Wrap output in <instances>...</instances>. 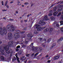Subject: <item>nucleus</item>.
<instances>
[{"instance_id": "38", "label": "nucleus", "mask_w": 63, "mask_h": 63, "mask_svg": "<svg viewBox=\"0 0 63 63\" xmlns=\"http://www.w3.org/2000/svg\"><path fill=\"white\" fill-rule=\"evenodd\" d=\"M28 41H25V44H28Z\"/></svg>"}, {"instance_id": "47", "label": "nucleus", "mask_w": 63, "mask_h": 63, "mask_svg": "<svg viewBox=\"0 0 63 63\" xmlns=\"http://www.w3.org/2000/svg\"><path fill=\"white\" fill-rule=\"evenodd\" d=\"M54 5H55V4H53L50 7H53L54 6Z\"/></svg>"}, {"instance_id": "57", "label": "nucleus", "mask_w": 63, "mask_h": 63, "mask_svg": "<svg viewBox=\"0 0 63 63\" xmlns=\"http://www.w3.org/2000/svg\"><path fill=\"white\" fill-rule=\"evenodd\" d=\"M24 21L25 22H27V20H24Z\"/></svg>"}, {"instance_id": "55", "label": "nucleus", "mask_w": 63, "mask_h": 63, "mask_svg": "<svg viewBox=\"0 0 63 63\" xmlns=\"http://www.w3.org/2000/svg\"><path fill=\"white\" fill-rule=\"evenodd\" d=\"M44 32H47V30H46V29H45L44 30Z\"/></svg>"}, {"instance_id": "28", "label": "nucleus", "mask_w": 63, "mask_h": 63, "mask_svg": "<svg viewBox=\"0 0 63 63\" xmlns=\"http://www.w3.org/2000/svg\"><path fill=\"white\" fill-rule=\"evenodd\" d=\"M20 47V46L19 45H18L16 47V48L17 49H18V48H19Z\"/></svg>"}, {"instance_id": "61", "label": "nucleus", "mask_w": 63, "mask_h": 63, "mask_svg": "<svg viewBox=\"0 0 63 63\" xmlns=\"http://www.w3.org/2000/svg\"><path fill=\"white\" fill-rule=\"evenodd\" d=\"M25 35H23V38H25Z\"/></svg>"}, {"instance_id": "63", "label": "nucleus", "mask_w": 63, "mask_h": 63, "mask_svg": "<svg viewBox=\"0 0 63 63\" xmlns=\"http://www.w3.org/2000/svg\"><path fill=\"white\" fill-rule=\"evenodd\" d=\"M61 39H62V40H63V37H61Z\"/></svg>"}, {"instance_id": "53", "label": "nucleus", "mask_w": 63, "mask_h": 63, "mask_svg": "<svg viewBox=\"0 0 63 63\" xmlns=\"http://www.w3.org/2000/svg\"><path fill=\"white\" fill-rule=\"evenodd\" d=\"M14 43L15 44H18V42H16V41H15L14 42Z\"/></svg>"}, {"instance_id": "45", "label": "nucleus", "mask_w": 63, "mask_h": 63, "mask_svg": "<svg viewBox=\"0 0 63 63\" xmlns=\"http://www.w3.org/2000/svg\"><path fill=\"white\" fill-rule=\"evenodd\" d=\"M34 54H35V53H33V54H32L31 56L32 57H33V56H34Z\"/></svg>"}, {"instance_id": "29", "label": "nucleus", "mask_w": 63, "mask_h": 63, "mask_svg": "<svg viewBox=\"0 0 63 63\" xmlns=\"http://www.w3.org/2000/svg\"><path fill=\"white\" fill-rule=\"evenodd\" d=\"M26 47V45H25L24 44H23L22 46V47Z\"/></svg>"}, {"instance_id": "41", "label": "nucleus", "mask_w": 63, "mask_h": 63, "mask_svg": "<svg viewBox=\"0 0 63 63\" xmlns=\"http://www.w3.org/2000/svg\"><path fill=\"white\" fill-rule=\"evenodd\" d=\"M42 47H46V45L44 44H43L42 45Z\"/></svg>"}, {"instance_id": "22", "label": "nucleus", "mask_w": 63, "mask_h": 63, "mask_svg": "<svg viewBox=\"0 0 63 63\" xmlns=\"http://www.w3.org/2000/svg\"><path fill=\"white\" fill-rule=\"evenodd\" d=\"M0 59L1 60H4V57H3V56H1L0 58Z\"/></svg>"}, {"instance_id": "34", "label": "nucleus", "mask_w": 63, "mask_h": 63, "mask_svg": "<svg viewBox=\"0 0 63 63\" xmlns=\"http://www.w3.org/2000/svg\"><path fill=\"white\" fill-rule=\"evenodd\" d=\"M50 31H53V28H51L50 29Z\"/></svg>"}, {"instance_id": "48", "label": "nucleus", "mask_w": 63, "mask_h": 63, "mask_svg": "<svg viewBox=\"0 0 63 63\" xmlns=\"http://www.w3.org/2000/svg\"><path fill=\"white\" fill-rule=\"evenodd\" d=\"M10 21H13V20H14V19H10Z\"/></svg>"}, {"instance_id": "59", "label": "nucleus", "mask_w": 63, "mask_h": 63, "mask_svg": "<svg viewBox=\"0 0 63 63\" xmlns=\"http://www.w3.org/2000/svg\"><path fill=\"white\" fill-rule=\"evenodd\" d=\"M62 19L63 20V15L62 16Z\"/></svg>"}, {"instance_id": "12", "label": "nucleus", "mask_w": 63, "mask_h": 63, "mask_svg": "<svg viewBox=\"0 0 63 63\" xmlns=\"http://www.w3.org/2000/svg\"><path fill=\"white\" fill-rule=\"evenodd\" d=\"M43 50V48L42 47H39L38 51H42V50Z\"/></svg>"}, {"instance_id": "46", "label": "nucleus", "mask_w": 63, "mask_h": 63, "mask_svg": "<svg viewBox=\"0 0 63 63\" xmlns=\"http://www.w3.org/2000/svg\"><path fill=\"white\" fill-rule=\"evenodd\" d=\"M29 55H30V54H26V56H27V57H29Z\"/></svg>"}, {"instance_id": "26", "label": "nucleus", "mask_w": 63, "mask_h": 63, "mask_svg": "<svg viewBox=\"0 0 63 63\" xmlns=\"http://www.w3.org/2000/svg\"><path fill=\"white\" fill-rule=\"evenodd\" d=\"M41 31V30L40 29V28H39L37 29V31Z\"/></svg>"}, {"instance_id": "51", "label": "nucleus", "mask_w": 63, "mask_h": 63, "mask_svg": "<svg viewBox=\"0 0 63 63\" xmlns=\"http://www.w3.org/2000/svg\"><path fill=\"white\" fill-rule=\"evenodd\" d=\"M33 44H34V43H31L30 45L32 46H33Z\"/></svg>"}, {"instance_id": "23", "label": "nucleus", "mask_w": 63, "mask_h": 63, "mask_svg": "<svg viewBox=\"0 0 63 63\" xmlns=\"http://www.w3.org/2000/svg\"><path fill=\"white\" fill-rule=\"evenodd\" d=\"M52 20H54L55 19V18L54 17H52L50 18Z\"/></svg>"}, {"instance_id": "52", "label": "nucleus", "mask_w": 63, "mask_h": 63, "mask_svg": "<svg viewBox=\"0 0 63 63\" xmlns=\"http://www.w3.org/2000/svg\"><path fill=\"white\" fill-rule=\"evenodd\" d=\"M46 31L47 32V31H48L49 30V29H48V28H47L46 29Z\"/></svg>"}, {"instance_id": "58", "label": "nucleus", "mask_w": 63, "mask_h": 63, "mask_svg": "<svg viewBox=\"0 0 63 63\" xmlns=\"http://www.w3.org/2000/svg\"><path fill=\"white\" fill-rule=\"evenodd\" d=\"M50 60H49L47 61V62H49V63H50Z\"/></svg>"}, {"instance_id": "36", "label": "nucleus", "mask_w": 63, "mask_h": 63, "mask_svg": "<svg viewBox=\"0 0 63 63\" xmlns=\"http://www.w3.org/2000/svg\"><path fill=\"white\" fill-rule=\"evenodd\" d=\"M61 30L62 31V32H63V27L61 28Z\"/></svg>"}, {"instance_id": "16", "label": "nucleus", "mask_w": 63, "mask_h": 63, "mask_svg": "<svg viewBox=\"0 0 63 63\" xmlns=\"http://www.w3.org/2000/svg\"><path fill=\"white\" fill-rule=\"evenodd\" d=\"M12 61H15L16 60V58L15 56H14V57L12 58Z\"/></svg>"}, {"instance_id": "37", "label": "nucleus", "mask_w": 63, "mask_h": 63, "mask_svg": "<svg viewBox=\"0 0 63 63\" xmlns=\"http://www.w3.org/2000/svg\"><path fill=\"white\" fill-rule=\"evenodd\" d=\"M56 26L57 27H59V25L58 24H56Z\"/></svg>"}, {"instance_id": "49", "label": "nucleus", "mask_w": 63, "mask_h": 63, "mask_svg": "<svg viewBox=\"0 0 63 63\" xmlns=\"http://www.w3.org/2000/svg\"><path fill=\"white\" fill-rule=\"evenodd\" d=\"M1 4H2V6H4V3H3V1H1Z\"/></svg>"}, {"instance_id": "5", "label": "nucleus", "mask_w": 63, "mask_h": 63, "mask_svg": "<svg viewBox=\"0 0 63 63\" xmlns=\"http://www.w3.org/2000/svg\"><path fill=\"white\" fill-rule=\"evenodd\" d=\"M10 47V46L9 45H7V46L5 47H3L4 49H5V52L8 54H9L10 53L9 52L8 50H9V48Z\"/></svg>"}, {"instance_id": "44", "label": "nucleus", "mask_w": 63, "mask_h": 63, "mask_svg": "<svg viewBox=\"0 0 63 63\" xmlns=\"http://www.w3.org/2000/svg\"><path fill=\"white\" fill-rule=\"evenodd\" d=\"M25 33V31H23L21 32V34H23V33Z\"/></svg>"}, {"instance_id": "13", "label": "nucleus", "mask_w": 63, "mask_h": 63, "mask_svg": "<svg viewBox=\"0 0 63 63\" xmlns=\"http://www.w3.org/2000/svg\"><path fill=\"white\" fill-rule=\"evenodd\" d=\"M21 60H25L26 59V57L25 56H23L21 58Z\"/></svg>"}, {"instance_id": "6", "label": "nucleus", "mask_w": 63, "mask_h": 63, "mask_svg": "<svg viewBox=\"0 0 63 63\" xmlns=\"http://www.w3.org/2000/svg\"><path fill=\"white\" fill-rule=\"evenodd\" d=\"M3 46H0V52L1 53L2 55H5L6 56V54H5V52H4V50H2Z\"/></svg>"}, {"instance_id": "3", "label": "nucleus", "mask_w": 63, "mask_h": 63, "mask_svg": "<svg viewBox=\"0 0 63 63\" xmlns=\"http://www.w3.org/2000/svg\"><path fill=\"white\" fill-rule=\"evenodd\" d=\"M16 33H15L14 34V39L16 40L18 38H19L20 37V36L18 34H19V32H20V31L17 30H16Z\"/></svg>"}, {"instance_id": "20", "label": "nucleus", "mask_w": 63, "mask_h": 63, "mask_svg": "<svg viewBox=\"0 0 63 63\" xmlns=\"http://www.w3.org/2000/svg\"><path fill=\"white\" fill-rule=\"evenodd\" d=\"M62 8H60L59 9H58V12H60L62 10Z\"/></svg>"}, {"instance_id": "54", "label": "nucleus", "mask_w": 63, "mask_h": 63, "mask_svg": "<svg viewBox=\"0 0 63 63\" xmlns=\"http://www.w3.org/2000/svg\"><path fill=\"white\" fill-rule=\"evenodd\" d=\"M16 51H19V49H16Z\"/></svg>"}, {"instance_id": "43", "label": "nucleus", "mask_w": 63, "mask_h": 63, "mask_svg": "<svg viewBox=\"0 0 63 63\" xmlns=\"http://www.w3.org/2000/svg\"><path fill=\"white\" fill-rule=\"evenodd\" d=\"M38 39H39V40H40V41H42V40H43V38H39Z\"/></svg>"}, {"instance_id": "7", "label": "nucleus", "mask_w": 63, "mask_h": 63, "mask_svg": "<svg viewBox=\"0 0 63 63\" xmlns=\"http://www.w3.org/2000/svg\"><path fill=\"white\" fill-rule=\"evenodd\" d=\"M8 38L9 40H10L11 39H12V34L11 32H9L8 33Z\"/></svg>"}, {"instance_id": "15", "label": "nucleus", "mask_w": 63, "mask_h": 63, "mask_svg": "<svg viewBox=\"0 0 63 63\" xmlns=\"http://www.w3.org/2000/svg\"><path fill=\"white\" fill-rule=\"evenodd\" d=\"M8 51L9 53H13V51L11 49H9V48Z\"/></svg>"}, {"instance_id": "17", "label": "nucleus", "mask_w": 63, "mask_h": 63, "mask_svg": "<svg viewBox=\"0 0 63 63\" xmlns=\"http://www.w3.org/2000/svg\"><path fill=\"white\" fill-rule=\"evenodd\" d=\"M30 48L31 49H33L34 48V46L31 45H30L29 46Z\"/></svg>"}, {"instance_id": "24", "label": "nucleus", "mask_w": 63, "mask_h": 63, "mask_svg": "<svg viewBox=\"0 0 63 63\" xmlns=\"http://www.w3.org/2000/svg\"><path fill=\"white\" fill-rule=\"evenodd\" d=\"M60 23L61 24L60 25H63V21H61L60 22Z\"/></svg>"}, {"instance_id": "50", "label": "nucleus", "mask_w": 63, "mask_h": 63, "mask_svg": "<svg viewBox=\"0 0 63 63\" xmlns=\"http://www.w3.org/2000/svg\"><path fill=\"white\" fill-rule=\"evenodd\" d=\"M29 4V3L27 2L24 3V4H25V5H27V4Z\"/></svg>"}, {"instance_id": "62", "label": "nucleus", "mask_w": 63, "mask_h": 63, "mask_svg": "<svg viewBox=\"0 0 63 63\" xmlns=\"http://www.w3.org/2000/svg\"><path fill=\"white\" fill-rule=\"evenodd\" d=\"M7 10H5V9H4L3 10H2V11H7Z\"/></svg>"}, {"instance_id": "40", "label": "nucleus", "mask_w": 63, "mask_h": 63, "mask_svg": "<svg viewBox=\"0 0 63 63\" xmlns=\"http://www.w3.org/2000/svg\"><path fill=\"white\" fill-rule=\"evenodd\" d=\"M26 29H27V27H25L24 28L23 30H26Z\"/></svg>"}, {"instance_id": "32", "label": "nucleus", "mask_w": 63, "mask_h": 63, "mask_svg": "<svg viewBox=\"0 0 63 63\" xmlns=\"http://www.w3.org/2000/svg\"><path fill=\"white\" fill-rule=\"evenodd\" d=\"M17 60L18 63H20V61L19 60V58H17Z\"/></svg>"}, {"instance_id": "9", "label": "nucleus", "mask_w": 63, "mask_h": 63, "mask_svg": "<svg viewBox=\"0 0 63 63\" xmlns=\"http://www.w3.org/2000/svg\"><path fill=\"white\" fill-rule=\"evenodd\" d=\"M14 44V41H12L11 42H9L8 43V44L9 45L12 46H13V44Z\"/></svg>"}, {"instance_id": "31", "label": "nucleus", "mask_w": 63, "mask_h": 63, "mask_svg": "<svg viewBox=\"0 0 63 63\" xmlns=\"http://www.w3.org/2000/svg\"><path fill=\"white\" fill-rule=\"evenodd\" d=\"M52 15V14L51 13H49L48 14V16H51Z\"/></svg>"}, {"instance_id": "42", "label": "nucleus", "mask_w": 63, "mask_h": 63, "mask_svg": "<svg viewBox=\"0 0 63 63\" xmlns=\"http://www.w3.org/2000/svg\"><path fill=\"white\" fill-rule=\"evenodd\" d=\"M17 53H16V54L15 55V56H16V58L17 59V58H18V57H17Z\"/></svg>"}, {"instance_id": "14", "label": "nucleus", "mask_w": 63, "mask_h": 63, "mask_svg": "<svg viewBox=\"0 0 63 63\" xmlns=\"http://www.w3.org/2000/svg\"><path fill=\"white\" fill-rule=\"evenodd\" d=\"M57 14H58V12L56 11L54 13L53 15L54 16H56V15H57Z\"/></svg>"}, {"instance_id": "64", "label": "nucleus", "mask_w": 63, "mask_h": 63, "mask_svg": "<svg viewBox=\"0 0 63 63\" xmlns=\"http://www.w3.org/2000/svg\"><path fill=\"white\" fill-rule=\"evenodd\" d=\"M7 3H8V1H6L5 2V4H7Z\"/></svg>"}, {"instance_id": "33", "label": "nucleus", "mask_w": 63, "mask_h": 63, "mask_svg": "<svg viewBox=\"0 0 63 63\" xmlns=\"http://www.w3.org/2000/svg\"><path fill=\"white\" fill-rule=\"evenodd\" d=\"M39 53H36L35 55H34V57H36V56L37 55H38V54H39Z\"/></svg>"}, {"instance_id": "21", "label": "nucleus", "mask_w": 63, "mask_h": 63, "mask_svg": "<svg viewBox=\"0 0 63 63\" xmlns=\"http://www.w3.org/2000/svg\"><path fill=\"white\" fill-rule=\"evenodd\" d=\"M62 41V40L61 38H60L58 40L57 43H58V42H59L60 41Z\"/></svg>"}, {"instance_id": "27", "label": "nucleus", "mask_w": 63, "mask_h": 63, "mask_svg": "<svg viewBox=\"0 0 63 63\" xmlns=\"http://www.w3.org/2000/svg\"><path fill=\"white\" fill-rule=\"evenodd\" d=\"M35 26H36V29H38V28H39V25H35Z\"/></svg>"}, {"instance_id": "8", "label": "nucleus", "mask_w": 63, "mask_h": 63, "mask_svg": "<svg viewBox=\"0 0 63 63\" xmlns=\"http://www.w3.org/2000/svg\"><path fill=\"white\" fill-rule=\"evenodd\" d=\"M28 37L29 38H32V37H33V35L31 33H30L28 34Z\"/></svg>"}, {"instance_id": "56", "label": "nucleus", "mask_w": 63, "mask_h": 63, "mask_svg": "<svg viewBox=\"0 0 63 63\" xmlns=\"http://www.w3.org/2000/svg\"><path fill=\"white\" fill-rule=\"evenodd\" d=\"M42 54H43V53H41L39 55V56H42Z\"/></svg>"}, {"instance_id": "4", "label": "nucleus", "mask_w": 63, "mask_h": 63, "mask_svg": "<svg viewBox=\"0 0 63 63\" xmlns=\"http://www.w3.org/2000/svg\"><path fill=\"white\" fill-rule=\"evenodd\" d=\"M7 30L8 31H15V28L13 25H11V26L9 25H8L7 27Z\"/></svg>"}, {"instance_id": "39", "label": "nucleus", "mask_w": 63, "mask_h": 63, "mask_svg": "<svg viewBox=\"0 0 63 63\" xmlns=\"http://www.w3.org/2000/svg\"><path fill=\"white\" fill-rule=\"evenodd\" d=\"M61 12H60V13H59L58 14V15L57 16H60V15H61Z\"/></svg>"}, {"instance_id": "18", "label": "nucleus", "mask_w": 63, "mask_h": 63, "mask_svg": "<svg viewBox=\"0 0 63 63\" xmlns=\"http://www.w3.org/2000/svg\"><path fill=\"white\" fill-rule=\"evenodd\" d=\"M22 50H20V51L18 53V54L19 55H20L21 54H22Z\"/></svg>"}, {"instance_id": "60", "label": "nucleus", "mask_w": 63, "mask_h": 63, "mask_svg": "<svg viewBox=\"0 0 63 63\" xmlns=\"http://www.w3.org/2000/svg\"><path fill=\"white\" fill-rule=\"evenodd\" d=\"M6 7L7 8H9V6L8 5H7Z\"/></svg>"}, {"instance_id": "11", "label": "nucleus", "mask_w": 63, "mask_h": 63, "mask_svg": "<svg viewBox=\"0 0 63 63\" xmlns=\"http://www.w3.org/2000/svg\"><path fill=\"white\" fill-rule=\"evenodd\" d=\"M56 46V43H54L52 46H51V47H50V49H52V48H53V47H55Z\"/></svg>"}, {"instance_id": "30", "label": "nucleus", "mask_w": 63, "mask_h": 63, "mask_svg": "<svg viewBox=\"0 0 63 63\" xmlns=\"http://www.w3.org/2000/svg\"><path fill=\"white\" fill-rule=\"evenodd\" d=\"M38 47H35L34 48V50H36L38 49Z\"/></svg>"}, {"instance_id": "1", "label": "nucleus", "mask_w": 63, "mask_h": 63, "mask_svg": "<svg viewBox=\"0 0 63 63\" xmlns=\"http://www.w3.org/2000/svg\"><path fill=\"white\" fill-rule=\"evenodd\" d=\"M47 16L45 15L44 16H42L41 17V19L40 20L39 22V24H41V25H44L46 24V22H43L45 20H47Z\"/></svg>"}, {"instance_id": "35", "label": "nucleus", "mask_w": 63, "mask_h": 63, "mask_svg": "<svg viewBox=\"0 0 63 63\" xmlns=\"http://www.w3.org/2000/svg\"><path fill=\"white\" fill-rule=\"evenodd\" d=\"M40 30H43V29H44V28L43 27H40Z\"/></svg>"}, {"instance_id": "19", "label": "nucleus", "mask_w": 63, "mask_h": 63, "mask_svg": "<svg viewBox=\"0 0 63 63\" xmlns=\"http://www.w3.org/2000/svg\"><path fill=\"white\" fill-rule=\"evenodd\" d=\"M51 38L49 39H48L47 41V43H49L51 41Z\"/></svg>"}, {"instance_id": "25", "label": "nucleus", "mask_w": 63, "mask_h": 63, "mask_svg": "<svg viewBox=\"0 0 63 63\" xmlns=\"http://www.w3.org/2000/svg\"><path fill=\"white\" fill-rule=\"evenodd\" d=\"M38 32H37V31H36L35 32H33V33L34 34H35L36 35H37L38 34Z\"/></svg>"}, {"instance_id": "2", "label": "nucleus", "mask_w": 63, "mask_h": 63, "mask_svg": "<svg viewBox=\"0 0 63 63\" xmlns=\"http://www.w3.org/2000/svg\"><path fill=\"white\" fill-rule=\"evenodd\" d=\"M7 33V31L6 27H4L3 28V29L2 28H0V35H4V33L5 35H6Z\"/></svg>"}, {"instance_id": "10", "label": "nucleus", "mask_w": 63, "mask_h": 63, "mask_svg": "<svg viewBox=\"0 0 63 63\" xmlns=\"http://www.w3.org/2000/svg\"><path fill=\"white\" fill-rule=\"evenodd\" d=\"M59 57H60V56L59 55H58L57 56H55L54 58V60H56V59H58L59 58Z\"/></svg>"}]
</instances>
